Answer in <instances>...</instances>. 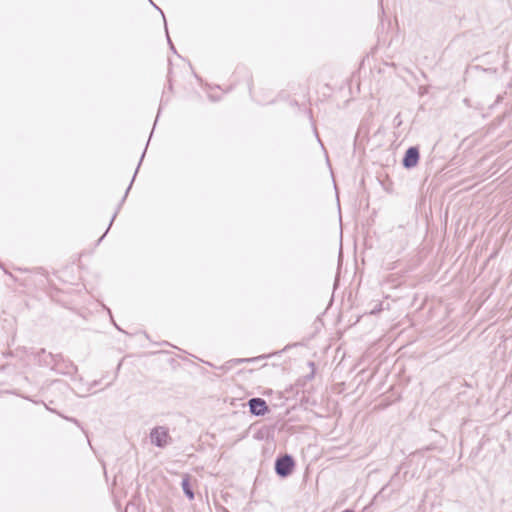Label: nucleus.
Masks as SVG:
<instances>
[{
    "label": "nucleus",
    "mask_w": 512,
    "mask_h": 512,
    "mask_svg": "<svg viewBox=\"0 0 512 512\" xmlns=\"http://www.w3.org/2000/svg\"><path fill=\"white\" fill-rule=\"evenodd\" d=\"M150 439L155 446L165 447L170 441L168 429L163 426L153 428L150 432Z\"/></svg>",
    "instance_id": "1"
},
{
    "label": "nucleus",
    "mask_w": 512,
    "mask_h": 512,
    "mask_svg": "<svg viewBox=\"0 0 512 512\" xmlns=\"http://www.w3.org/2000/svg\"><path fill=\"white\" fill-rule=\"evenodd\" d=\"M294 467V460L290 455H284L276 460L275 470L281 477H286L291 474Z\"/></svg>",
    "instance_id": "2"
},
{
    "label": "nucleus",
    "mask_w": 512,
    "mask_h": 512,
    "mask_svg": "<svg viewBox=\"0 0 512 512\" xmlns=\"http://www.w3.org/2000/svg\"><path fill=\"white\" fill-rule=\"evenodd\" d=\"M248 405L250 412L255 416H263L268 411V406L262 398H252L249 400Z\"/></svg>",
    "instance_id": "3"
},
{
    "label": "nucleus",
    "mask_w": 512,
    "mask_h": 512,
    "mask_svg": "<svg viewBox=\"0 0 512 512\" xmlns=\"http://www.w3.org/2000/svg\"><path fill=\"white\" fill-rule=\"evenodd\" d=\"M419 160V151L416 147H410L407 149L403 158V166L405 168L414 167Z\"/></svg>",
    "instance_id": "4"
},
{
    "label": "nucleus",
    "mask_w": 512,
    "mask_h": 512,
    "mask_svg": "<svg viewBox=\"0 0 512 512\" xmlns=\"http://www.w3.org/2000/svg\"><path fill=\"white\" fill-rule=\"evenodd\" d=\"M181 486L183 489L184 494L187 496L189 500L194 499V492L190 485V477L189 475H184L181 481Z\"/></svg>",
    "instance_id": "5"
},
{
    "label": "nucleus",
    "mask_w": 512,
    "mask_h": 512,
    "mask_svg": "<svg viewBox=\"0 0 512 512\" xmlns=\"http://www.w3.org/2000/svg\"><path fill=\"white\" fill-rule=\"evenodd\" d=\"M130 187H132V184H129V187H127L126 193L130 190Z\"/></svg>",
    "instance_id": "6"
},
{
    "label": "nucleus",
    "mask_w": 512,
    "mask_h": 512,
    "mask_svg": "<svg viewBox=\"0 0 512 512\" xmlns=\"http://www.w3.org/2000/svg\"><path fill=\"white\" fill-rule=\"evenodd\" d=\"M130 187H132V184H129V187H127L126 193L130 190Z\"/></svg>",
    "instance_id": "7"
}]
</instances>
